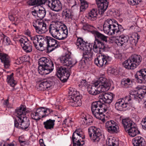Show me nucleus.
<instances>
[{"label": "nucleus", "mask_w": 146, "mask_h": 146, "mask_svg": "<svg viewBox=\"0 0 146 146\" xmlns=\"http://www.w3.org/2000/svg\"><path fill=\"white\" fill-rule=\"evenodd\" d=\"M96 1L100 13L103 14L108 7V0H96Z\"/></svg>", "instance_id": "obj_25"}, {"label": "nucleus", "mask_w": 146, "mask_h": 146, "mask_svg": "<svg viewBox=\"0 0 146 146\" xmlns=\"http://www.w3.org/2000/svg\"><path fill=\"white\" fill-rule=\"evenodd\" d=\"M19 123L17 121L16 119L14 121V125L16 127H18L19 126Z\"/></svg>", "instance_id": "obj_60"}, {"label": "nucleus", "mask_w": 146, "mask_h": 146, "mask_svg": "<svg viewBox=\"0 0 146 146\" xmlns=\"http://www.w3.org/2000/svg\"><path fill=\"white\" fill-rule=\"evenodd\" d=\"M43 139H40V141H39V143H40V146H41V144L42 143L43 144H44L43 142Z\"/></svg>", "instance_id": "obj_62"}, {"label": "nucleus", "mask_w": 146, "mask_h": 146, "mask_svg": "<svg viewBox=\"0 0 146 146\" xmlns=\"http://www.w3.org/2000/svg\"><path fill=\"white\" fill-rule=\"evenodd\" d=\"M128 133V135L130 137H133L136 136L139 132L136 127V125L133 126L130 128L125 131Z\"/></svg>", "instance_id": "obj_37"}, {"label": "nucleus", "mask_w": 146, "mask_h": 146, "mask_svg": "<svg viewBox=\"0 0 146 146\" xmlns=\"http://www.w3.org/2000/svg\"><path fill=\"white\" fill-rule=\"evenodd\" d=\"M69 96L71 99L69 102L70 105L72 106L78 107L81 105L82 96L80 95L76 90L74 88H69Z\"/></svg>", "instance_id": "obj_6"}, {"label": "nucleus", "mask_w": 146, "mask_h": 146, "mask_svg": "<svg viewBox=\"0 0 146 146\" xmlns=\"http://www.w3.org/2000/svg\"><path fill=\"white\" fill-rule=\"evenodd\" d=\"M5 144H3V145H2V144H0V146H5ZM6 146H15V144L13 142L10 144H8Z\"/></svg>", "instance_id": "obj_57"}, {"label": "nucleus", "mask_w": 146, "mask_h": 146, "mask_svg": "<svg viewBox=\"0 0 146 146\" xmlns=\"http://www.w3.org/2000/svg\"><path fill=\"white\" fill-rule=\"evenodd\" d=\"M102 104V103L100 100L93 102L91 106L92 111H96L98 109H100L104 108Z\"/></svg>", "instance_id": "obj_39"}, {"label": "nucleus", "mask_w": 146, "mask_h": 146, "mask_svg": "<svg viewBox=\"0 0 146 146\" xmlns=\"http://www.w3.org/2000/svg\"><path fill=\"white\" fill-rule=\"evenodd\" d=\"M3 38L1 39V40H3V42H5L7 45H9L10 44L11 41L9 37L3 35L2 36Z\"/></svg>", "instance_id": "obj_50"}, {"label": "nucleus", "mask_w": 146, "mask_h": 146, "mask_svg": "<svg viewBox=\"0 0 146 146\" xmlns=\"http://www.w3.org/2000/svg\"><path fill=\"white\" fill-rule=\"evenodd\" d=\"M8 14L9 18L11 21H16L17 20V17L18 15V11L17 10H11Z\"/></svg>", "instance_id": "obj_38"}, {"label": "nucleus", "mask_w": 146, "mask_h": 146, "mask_svg": "<svg viewBox=\"0 0 146 146\" xmlns=\"http://www.w3.org/2000/svg\"><path fill=\"white\" fill-rule=\"evenodd\" d=\"M116 142L117 143V145H118V142L117 141L115 140V138L112 137H110L107 139L106 143L107 145H115Z\"/></svg>", "instance_id": "obj_46"}, {"label": "nucleus", "mask_w": 146, "mask_h": 146, "mask_svg": "<svg viewBox=\"0 0 146 146\" xmlns=\"http://www.w3.org/2000/svg\"><path fill=\"white\" fill-rule=\"evenodd\" d=\"M21 137H19V141L21 144V146H25V145L27 144V142L26 141H25L23 140H22L21 139Z\"/></svg>", "instance_id": "obj_54"}, {"label": "nucleus", "mask_w": 146, "mask_h": 146, "mask_svg": "<svg viewBox=\"0 0 146 146\" xmlns=\"http://www.w3.org/2000/svg\"><path fill=\"white\" fill-rule=\"evenodd\" d=\"M21 68H19L18 70H17V72H21Z\"/></svg>", "instance_id": "obj_64"}, {"label": "nucleus", "mask_w": 146, "mask_h": 146, "mask_svg": "<svg viewBox=\"0 0 146 146\" xmlns=\"http://www.w3.org/2000/svg\"><path fill=\"white\" fill-rule=\"evenodd\" d=\"M106 110V108H104L100 109H98L96 110L92 111V112L94 117L104 122L107 118V117L104 114Z\"/></svg>", "instance_id": "obj_24"}, {"label": "nucleus", "mask_w": 146, "mask_h": 146, "mask_svg": "<svg viewBox=\"0 0 146 146\" xmlns=\"http://www.w3.org/2000/svg\"><path fill=\"white\" fill-rule=\"evenodd\" d=\"M144 141L143 138L140 136L137 137L132 140L134 146H142Z\"/></svg>", "instance_id": "obj_40"}, {"label": "nucleus", "mask_w": 146, "mask_h": 146, "mask_svg": "<svg viewBox=\"0 0 146 146\" xmlns=\"http://www.w3.org/2000/svg\"><path fill=\"white\" fill-rule=\"evenodd\" d=\"M77 6L76 5V4H75L73 5H72L71 6V9H73L74 8H76L77 7Z\"/></svg>", "instance_id": "obj_61"}, {"label": "nucleus", "mask_w": 146, "mask_h": 146, "mask_svg": "<svg viewBox=\"0 0 146 146\" xmlns=\"http://www.w3.org/2000/svg\"><path fill=\"white\" fill-rule=\"evenodd\" d=\"M53 81L47 80L38 83L37 85V88L38 90H49L53 84Z\"/></svg>", "instance_id": "obj_28"}, {"label": "nucleus", "mask_w": 146, "mask_h": 146, "mask_svg": "<svg viewBox=\"0 0 146 146\" xmlns=\"http://www.w3.org/2000/svg\"><path fill=\"white\" fill-rule=\"evenodd\" d=\"M115 95L111 93H103L100 94L98 98L100 102L103 103L110 104L113 101Z\"/></svg>", "instance_id": "obj_20"}, {"label": "nucleus", "mask_w": 146, "mask_h": 146, "mask_svg": "<svg viewBox=\"0 0 146 146\" xmlns=\"http://www.w3.org/2000/svg\"><path fill=\"white\" fill-rule=\"evenodd\" d=\"M57 75L63 82L67 81L70 76L68 69L62 66L59 68L58 69Z\"/></svg>", "instance_id": "obj_19"}, {"label": "nucleus", "mask_w": 146, "mask_h": 146, "mask_svg": "<svg viewBox=\"0 0 146 146\" xmlns=\"http://www.w3.org/2000/svg\"><path fill=\"white\" fill-rule=\"evenodd\" d=\"M87 89L89 93L91 95H95L101 92L100 90L98 89V84L95 82L92 85H89L87 87Z\"/></svg>", "instance_id": "obj_30"}, {"label": "nucleus", "mask_w": 146, "mask_h": 146, "mask_svg": "<svg viewBox=\"0 0 146 146\" xmlns=\"http://www.w3.org/2000/svg\"><path fill=\"white\" fill-rule=\"evenodd\" d=\"M77 48L82 50L83 59H84L85 63L89 61L90 59L92 57L93 53L89 52L90 48L92 47V45L85 42L83 39L81 37L77 38L76 43Z\"/></svg>", "instance_id": "obj_3"}, {"label": "nucleus", "mask_w": 146, "mask_h": 146, "mask_svg": "<svg viewBox=\"0 0 146 146\" xmlns=\"http://www.w3.org/2000/svg\"><path fill=\"white\" fill-rule=\"evenodd\" d=\"M26 108L25 106L21 105L19 107L17 108L15 110L16 115L19 119L18 120L20 122L21 121L20 127L23 129H26L27 128V126L24 125V123L27 120V117L26 116Z\"/></svg>", "instance_id": "obj_8"}, {"label": "nucleus", "mask_w": 146, "mask_h": 146, "mask_svg": "<svg viewBox=\"0 0 146 146\" xmlns=\"http://www.w3.org/2000/svg\"><path fill=\"white\" fill-rule=\"evenodd\" d=\"M38 72L42 75H45L51 73L54 69V64L51 60L42 57L38 61Z\"/></svg>", "instance_id": "obj_4"}, {"label": "nucleus", "mask_w": 146, "mask_h": 146, "mask_svg": "<svg viewBox=\"0 0 146 146\" xmlns=\"http://www.w3.org/2000/svg\"><path fill=\"white\" fill-rule=\"evenodd\" d=\"M13 73H12L10 75H8L7 77V82L11 86L13 87L15 86V80L13 79Z\"/></svg>", "instance_id": "obj_47"}, {"label": "nucleus", "mask_w": 146, "mask_h": 146, "mask_svg": "<svg viewBox=\"0 0 146 146\" xmlns=\"http://www.w3.org/2000/svg\"><path fill=\"white\" fill-rule=\"evenodd\" d=\"M128 3L132 5H137L140 3L141 0H127Z\"/></svg>", "instance_id": "obj_51"}, {"label": "nucleus", "mask_w": 146, "mask_h": 146, "mask_svg": "<svg viewBox=\"0 0 146 146\" xmlns=\"http://www.w3.org/2000/svg\"><path fill=\"white\" fill-rule=\"evenodd\" d=\"M129 40V36L122 35L119 36H117L114 42L118 46L125 47L128 46Z\"/></svg>", "instance_id": "obj_22"}, {"label": "nucleus", "mask_w": 146, "mask_h": 146, "mask_svg": "<svg viewBox=\"0 0 146 146\" xmlns=\"http://www.w3.org/2000/svg\"><path fill=\"white\" fill-rule=\"evenodd\" d=\"M95 37V40L93 43H90L92 45L91 48H90L89 52H91V51L92 50L96 53H100L101 51H104L105 50V46L102 40H99L97 37ZM101 40H103L100 39Z\"/></svg>", "instance_id": "obj_14"}, {"label": "nucleus", "mask_w": 146, "mask_h": 146, "mask_svg": "<svg viewBox=\"0 0 146 146\" xmlns=\"http://www.w3.org/2000/svg\"><path fill=\"white\" fill-rule=\"evenodd\" d=\"M37 1L38 4H45L52 11L55 12H59L62 9V5L60 1L58 0H40Z\"/></svg>", "instance_id": "obj_9"}, {"label": "nucleus", "mask_w": 146, "mask_h": 146, "mask_svg": "<svg viewBox=\"0 0 146 146\" xmlns=\"http://www.w3.org/2000/svg\"><path fill=\"white\" fill-rule=\"evenodd\" d=\"M137 91L134 90L130 93L129 96H126L125 98L118 99L115 103V109L117 110L122 111L126 108H129L131 105V101L133 99L138 100L141 99L143 95L146 93V86L140 85L136 88Z\"/></svg>", "instance_id": "obj_1"}, {"label": "nucleus", "mask_w": 146, "mask_h": 146, "mask_svg": "<svg viewBox=\"0 0 146 146\" xmlns=\"http://www.w3.org/2000/svg\"><path fill=\"white\" fill-rule=\"evenodd\" d=\"M68 34V31L66 26L64 25H61L60 29L56 39L59 40H64L67 37Z\"/></svg>", "instance_id": "obj_26"}, {"label": "nucleus", "mask_w": 146, "mask_h": 146, "mask_svg": "<svg viewBox=\"0 0 146 146\" xmlns=\"http://www.w3.org/2000/svg\"><path fill=\"white\" fill-rule=\"evenodd\" d=\"M102 15L99 12V11L97 9L94 8L91 10L87 15L86 17L89 20L94 21L97 18L98 14Z\"/></svg>", "instance_id": "obj_31"}, {"label": "nucleus", "mask_w": 146, "mask_h": 146, "mask_svg": "<svg viewBox=\"0 0 146 146\" xmlns=\"http://www.w3.org/2000/svg\"><path fill=\"white\" fill-rule=\"evenodd\" d=\"M132 84V81L129 78L123 79L121 82V86L125 88L131 87Z\"/></svg>", "instance_id": "obj_42"}, {"label": "nucleus", "mask_w": 146, "mask_h": 146, "mask_svg": "<svg viewBox=\"0 0 146 146\" xmlns=\"http://www.w3.org/2000/svg\"><path fill=\"white\" fill-rule=\"evenodd\" d=\"M123 65L125 68L129 70L135 68L129 57L123 63Z\"/></svg>", "instance_id": "obj_41"}, {"label": "nucleus", "mask_w": 146, "mask_h": 146, "mask_svg": "<svg viewBox=\"0 0 146 146\" xmlns=\"http://www.w3.org/2000/svg\"><path fill=\"white\" fill-rule=\"evenodd\" d=\"M63 16H65V18H69L71 17V13L69 10L66 9L63 11L62 13Z\"/></svg>", "instance_id": "obj_49"}, {"label": "nucleus", "mask_w": 146, "mask_h": 146, "mask_svg": "<svg viewBox=\"0 0 146 146\" xmlns=\"http://www.w3.org/2000/svg\"><path fill=\"white\" fill-rule=\"evenodd\" d=\"M9 104V99H7L6 100L4 101L3 104V105L7 106Z\"/></svg>", "instance_id": "obj_59"}, {"label": "nucleus", "mask_w": 146, "mask_h": 146, "mask_svg": "<svg viewBox=\"0 0 146 146\" xmlns=\"http://www.w3.org/2000/svg\"><path fill=\"white\" fill-rule=\"evenodd\" d=\"M33 26L35 28L36 32L40 34L44 33L48 31L46 24L43 21H35L33 23Z\"/></svg>", "instance_id": "obj_18"}, {"label": "nucleus", "mask_w": 146, "mask_h": 146, "mask_svg": "<svg viewBox=\"0 0 146 146\" xmlns=\"http://www.w3.org/2000/svg\"><path fill=\"white\" fill-rule=\"evenodd\" d=\"M61 27V25L51 24L49 28V33L53 37L56 38Z\"/></svg>", "instance_id": "obj_27"}, {"label": "nucleus", "mask_w": 146, "mask_h": 146, "mask_svg": "<svg viewBox=\"0 0 146 146\" xmlns=\"http://www.w3.org/2000/svg\"><path fill=\"white\" fill-rule=\"evenodd\" d=\"M23 37L24 38H21L19 40L23 49L27 52V38Z\"/></svg>", "instance_id": "obj_44"}, {"label": "nucleus", "mask_w": 146, "mask_h": 146, "mask_svg": "<svg viewBox=\"0 0 146 146\" xmlns=\"http://www.w3.org/2000/svg\"><path fill=\"white\" fill-rule=\"evenodd\" d=\"M106 127L108 131L111 133H117L119 131V127L117 123L113 121L110 120L106 123Z\"/></svg>", "instance_id": "obj_21"}, {"label": "nucleus", "mask_w": 146, "mask_h": 146, "mask_svg": "<svg viewBox=\"0 0 146 146\" xmlns=\"http://www.w3.org/2000/svg\"><path fill=\"white\" fill-rule=\"evenodd\" d=\"M94 27L88 24H86L84 25L82 28V30L85 31L90 32L93 34L96 37L101 39L106 42L107 41V37L104 36L98 32L94 30Z\"/></svg>", "instance_id": "obj_15"}, {"label": "nucleus", "mask_w": 146, "mask_h": 146, "mask_svg": "<svg viewBox=\"0 0 146 146\" xmlns=\"http://www.w3.org/2000/svg\"><path fill=\"white\" fill-rule=\"evenodd\" d=\"M29 39L33 41L35 47L37 50L42 51L44 49V48L45 47L44 45L45 39L42 36L38 35L31 36L28 35V42Z\"/></svg>", "instance_id": "obj_11"}, {"label": "nucleus", "mask_w": 146, "mask_h": 146, "mask_svg": "<svg viewBox=\"0 0 146 146\" xmlns=\"http://www.w3.org/2000/svg\"><path fill=\"white\" fill-rule=\"evenodd\" d=\"M103 30L105 33L109 35H112L115 34H120L124 29L115 19H108L104 21Z\"/></svg>", "instance_id": "obj_2"}, {"label": "nucleus", "mask_w": 146, "mask_h": 146, "mask_svg": "<svg viewBox=\"0 0 146 146\" xmlns=\"http://www.w3.org/2000/svg\"><path fill=\"white\" fill-rule=\"evenodd\" d=\"M98 84V89L101 92L108 91L110 88V84L106 78L101 77L95 82Z\"/></svg>", "instance_id": "obj_16"}, {"label": "nucleus", "mask_w": 146, "mask_h": 146, "mask_svg": "<svg viewBox=\"0 0 146 146\" xmlns=\"http://www.w3.org/2000/svg\"><path fill=\"white\" fill-rule=\"evenodd\" d=\"M141 122L142 123L143 125V126H144L145 129H146V116L143 118Z\"/></svg>", "instance_id": "obj_55"}, {"label": "nucleus", "mask_w": 146, "mask_h": 146, "mask_svg": "<svg viewBox=\"0 0 146 146\" xmlns=\"http://www.w3.org/2000/svg\"><path fill=\"white\" fill-rule=\"evenodd\" d=\"M135 77L137 83L140 84L146 83V69H142L138 71Z\"/></svg>", "instance_id": "obj_23"}, {"label": "nucleus", "mask_w": 146, "mask_h": 146, "mask_svg": "<svg viewBox=\"0 0 146 146\" xmlns=\"http://www.w3.org/2000/svg\"><path fill=\"white\" fill-rule=\"evenodd\" d=\"M60 60L61 63L64 66H68L72 64V59L69 54H67L61 56L60 58Z\"/></svg>", "instance_id": "obj_32"}, {"label": "nucleus", "mask_w": 146, "mask_h": 146, "mask_svg": "<svg viewBox=\"0 0 146 146\" xmlns=\"http://www.w3.org/2000/svg\"><path fill=\"white\" fill-rule=\"evenodd\" d=\"M32 44L30 43L28 46V52H31L32 50Z\"/></svg>", "instance_id": "obj_56"}, {"label": "nucleus", "mask_w": 146, "mask_h": 146, "mask_svg": "<svg viewBox=\"0 0 146 146\" xmlns=\"http://www.w3.org/2000/svg\"><path fill=\"white\" fill-rule=\"evenodd\" d=\"M40 0H30L29 2V4L30 5L34 6L31 11L32 15L38 19H42L44 18L46 15V11L44 8L42 7L41 5L43 4H38L37 1Z\"/></svg>", "instance_id": "obj_5"}, {"label": "nucleus", "mask_w": 146, "mask_h": 146, "mask_svg": "<svg viewBox=\"0 0 146 146\" xmlns=\"http://www.w3.org/2000/svg\"><path fill=\"white\" fill-rule=\"evenodd\" d=\"M52 111L51 109L41 107L32 111L31 115L32 119L38 121L45 117Z\"/></svg>", "instance_id": "obj_7"}, {"label": "nucleus", "mask_w": 146, "mask_h": 146, "mask_svg": "<svg viewBox=\"0 0 146 146\" xmlns=\"http://www.w3.org/2000/svg\"><path fill=\"white\" fill-rule=\"evenodd\" d=\"M27 55H24L23 57H21L20 60L21 61V62H19L18 63V62L19 61V60H18L16 62V63L18 64H21V63L23 62H27Z\"/></svg>", "instance_id": "obj_53"}, {"label": "nucleus", "mask_w": 146, "mask_h": 146, "mask_svg": "<svg viewBox=\"0 0 146 146\" xmlns=\"http://www.w3.org/2000/svg\"><path fill=\"white\" fill-rule=\"evenodd\" d=\"M55 120L49 119L43 123L44 127L46 130H52L54 129Z\"/></svg>", "instance_id": "obj_34"}, {"label": "nucleus", "mask_w": 146, "mask_h": 146, "mask_svg": "<svg viewBox=\"0 0 146 146\" xmlns=\"http://www.w3.org/2000/svg\"><path fill=\"white\" fill-rule=\"evenodd\" d=\"M84 135H83V132L80 129H76L73 133L72 141L73 146H80L84 144L83 139Z\"/></svg>", "instance_id": "obj_10"}, {"label": "nucleus", "mask_w": 146, "mask_h": 146, "mask_svg": "<svg viewBox=\"0 0 146 146\" xmlns=\"http://www.w3.org/2000/svg\"><path fill=\"white\" fill-rule=\"evenodd\" d=\"M80 12L84 11L88 7V3L86 0H80Z\"/></svg>", "instance_id": "obj_45"}, {"label": "nucleus", "mask_w": 146, "mask_h": 146, "mask_svg": "<svg viewBox=\"0 0 146 146\" xmlns=\"http://www.w3.org/2000/svg\"><path fill=\"white\" fill-rule=\"evenodd\" d=\"M44 39V46L46 44L48 50L49 52H52L58 47V42L52 38L50 36H46Z\"/></svg>", "instance_id": "obj_17"}, {"label": "nucleus", "mask_w": 146, "mask_h": 146, "mask_svg": "<svg viewBox=\"0 0 146 146\" xmlns=\"http://www.w3.org/2000/svg\"><path fill=\"white\" fill-rule=\"evenodd\" d=\"M88 84L87 81L85 79H82L80 82V84L79 85L80 86H81L82 87L88 86Z\"/></svg>", "instance_id": "obj_52"}, {"label": "nucleus", "mask_w": 146, "mask_h": 146, "mask_svg": "<svg viewBox=\"0 0 146 146\" xmlns=\"http://www.w3.org/2000/svg\"><path fill=\"white\" fill-rule=\"evenodd\" d=\"M122 122L125 131L130 128L135 124L132 120L129 119H122Z\"/></svg>", "instance_id": "obj_35"}, {"label": "nucleus", "mask_w": 146, "mask_h": 146, "mask_svg": "<svg viewBox=\"0 0 146 146\" xmlns=\"http://www.w3.org/2000/svg\"><path fill=\"white\" fill-rule=\"evenodd\" d=\"M121 56V54L117 53L115 54V57L116 58H119Z\"/></svg>", "instance_id": "obj_58"}, {"label": "nucleus", "mask_w": 146, "mask_h": 146, "mask_svg": "<svg viewBox=\"0 0 146 146\" xmlns=\"http://www.w3.org/2000/svg\"><path fill=\"white\" fill-rule=\"evenodd\" d=\"M129 58L135 68L140 64L142 60L141 56L136 54L132 55Z\"/></svg>", "instance_id": "obj_33"}, {"label": "nucleus", "mask_w": 146, "mask_h": 146, "mask_svg": "<svg viewBox=\"0 0 146 146\" xmlns=\"http://www.w3.org/2000/svg\"><path fill=\"white\" fill-rule=\"evenodd\" d=\"M139 38V36L137 33L134 34L130 37L129 36V40L133 45H136Z\"/></svg>", "instance_id": "obj_43"}, {"label": "nucleus", "mask_w": 146, "mask_h": 146, "mask_svg": "<svg viewBox=\"0 0 146 146\" xmlns=\"http://www.w3.org/2000/svg\"><path fill=\"white\" fill-rule=\"evenodd\" d=\"M1 52L0 50V59L1 62L3 64L5 68H9L10 65L9 58L8 55L5 53H1Z\"/></svg>", "instance_id": "obj_29"}, {"label": "nucleus", "mask_w": 146, "mask_h": 146, "mask_svg": "<svg viewBox=\"0 0 146 146\" xmlns=\"http://www.w3.org/2000/svg\"><path fill=\"white\" fill-rule=\"evenodd\" d=\"M88 132L90 137L94 142H98L102 137V134L101 130L95 126L90 127L88 129Z\"/></svg>", "instance_id": "obj_12"}, {"label": "nucleus", "mask_w": 146, "mask_h": 146, "mask_svg": "<svg viewBox=\"0 0 146 146\" xmlns=\"http://www.w3.org/2000/svg\"><path fill=\"white\" fill-rule=\"evenodd\" d=\"M96 56L94 59V62L95 64L100 67L105 66L108 62L112 60L111 57L104 54H98Z\"/></svg>", "instance_id": "obj_13"}, {"label": "nucleus", "mask_w": 146, "mask_h": 146, "mask_svg": "<svg viewBox=\"0 0 146 146\" xmlns=\"http://www.w3.org/2000/svg\"><path fill=\"white\" fill-rule=\"evenodd\" d=\"M118 145H117V143L116 142L115 145H107V146H118Z\"/></svg>", "instance_id": "obj_63"}, {"label": "nucleus", "mask_w": 146, "mask_h": 146, "mask_svg": "<svg viewBox=\"0 0 146 146\" xmlns=\"http://www.w3.org/2000/svg\"><path fill=\"white\" fill-rule=\"evenodd\" d=\"M107 73L108 74L110 75H116L117 74V70L111 67H109L107 70Z\"/></svg>", "instance_id": "obj_48"}, {"label": "nucleus", "mask_w": 146, "mask_h": 146, "mask_svg": "<svg viewBox=\"0 0 146 146\" xmlns=\"http://www.w3.org/2000/svg\"><path fill=\"white\" fill-rule=\"evenodd\" d=\"M81 121L82 122L83 124L90 125L92 124L93 122V117L87 114L83 116Z\"/></svg>", "instance_id": "obj_36"}]
</instances>
